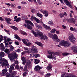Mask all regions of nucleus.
Masks as SVG:
<instances>
[{
	"mask_svg": "<svg viewBox=\"0 0 77 77\" xmlns=\"http://www.w3.org/2000/svg\"><path fill=\"white\" fill-rule=\"evenodd\" d=\"M66 43L65 45V47H69L71 45V43L69 42L66 41Z\"/></svg>",
	"mask_w": 77,
	"mask_h": 77,
	"instance_id": "a878e982",
	"label": "nucleus"
},
{
	"mask_svg": "<svg viewBox=\"0 0 77 77\" xmlns=\"http://www.w3.org/2000/svg\"><path fill=\"white\" fill-rule=\"evenodd\" d=\"M34 57L35 58H37V57H40V55L38 54H34Z\"/></svg>",
	"mask_w": 77,
	"mask_h": 77,
	"instance_id": "37998d69",
	"label": "nucleus"
},
{
	"mask_svg": "<svg viewBox=\"0 0 77 77\" xmlns=\"http://www.w3.org/2000/svg\"><path fill=\"white\" fill-rule=\"evenodd\" d=\"M72 48L73 50V52L74 53H77V46H73L72 47Z\"/></svg>",
	"mask_w": 77,
	"mask_h": 77,
	"instance_id": "f3484780",
	"label": "nucleus"
},
{
	"mask_svg": "<svg viewBox=\"0 0 77 77\" xmlns=\"http://www.w3.org/2000/svg\"><path fill=\"white\" fill-rule=\"evenodd\" d=\"M63 74L61 75V77H66V73H63Z\"/></svg>",
	"mask_w": 77,
	"mask_h": 77,
	"instance_id": "603ef678",
	"label": "nucleus"
},
{
	"mask_svg": "<svg viewBox=\"0 0 77 77\" xmlns=\"http://www.w3.org/2000/svg\"><path fill=\"white\" fill-rule=\"evenodd\" d=\"M31 62L29 60L26 63V64L24 69V71H25L26 72H28V70H27V66L29 65L30 64Z\"/></svg>",
	"mask_w": 77,
	"mask_h": 77,
	"instance_id": "0eeeda50",
	"label": "nucleus"
},
{
	"mask_svg": "<svg viewBox=\"0 0 77 77\" xmlns=\"http://www.w3.org/2000/svg\"><path fill=\"white\" fill-rule=\"evenodd\" d=\"M21 33L22 34H23V35H27V33L24 31H23L21 32Z\"/></svg>",
	"mask_w": 77,
	"mask_h": 77,
	"instance_id": "4d7b16f0",
	"label": "nucleus"
},
{
	"mask_svg": "<svg viewBox=\"0 0 77 77\" xmlns=\"http://www.w3.org/2000/svg\"><path fill=\"white\" fill-rule=\"evenodd\" d=\"M31 18V19H33L34 20H35L36 18L35 17V16H32Z\"/></svg>",
	"mask_w": 77,
	"mask_h": 77,
	"instance_id": "052dcab7",
	"label": "nucleus"
},
{
	"mask_svg": "<svg viewBox=\"0 0 77 77\" xmlns=\"http://www.w3.org/2000/svg\"><path fill=\"white\" fill-rule=\"evenodd\" d=\"M15 69L13 66H11L10 67L9 69V71L10 72V74L7 75V77H14L15 76V75L17 74V72L16 71H14L13 73L12 71H14Z\"/></svg>",
	"mask_w": 77,
	"mask_h": 77,
	"instance_id": "f257e3e1",
	"label": "nucleus"
},
{
	"mask_svg": "<svg viewBox=\"0 0 77 77\" xmlns=\"http://www.w3.org/2000/svg\"><path fill=\"white\" fill-rule=\"evenodd\" d=\"M10 51V50L9 49H8V48H6L5 49V52L6 53H7V54H9V51Z\"/></svg>",
	"mask_w": 77,
	"mask_h": 77,
	"instance_id": "4c0bfd02",
	"label": "nucleus"
},
{
	"mask_svg": "<svg viewBox=\"0 0 77 77\" xmlns=\"http://www.w3.org/2000/svg\"><path fill=\"white\" fill-rule=\"evenodd\" d=\"M26 27L28 29H29V30H32V26L29 24L27 25Z\"/></svg>",
	"mask_w": 77,
	"mask_h": 77,
	"instance_id": "e433bc0d",
	"label": "nucleus"
},
{
	"mask_svg": "<svg viewBox=\"0 0 77 77\" xmlns=\"http://www.w3.org/2000/svg\"><path fill=\"white\" fill-rule=\"evenodd\" d=\"M46 68L48 70V71H49L52 69V66L50 64H48V66L46 67Z\"/></svg>",
	"mask_w": 77,
	"mask_h": 77,
	"instance_id": "412c9836",
	"label": "nucleus"
},
{
	"mask_svg": "<svg viewBox=\"0 0 77 77\" xmlns=\"http://www.w3.org/2000/svg\"><path fill=\"white\" fill-rule=\"evenodd\" d=\"M35 56V54L33 53L30 54V58H33Z\"/></svg>",
	"mask_w": 77,
	"mask_h": 77,
	"instance_id": "49530a36",
	"label": "nucleus"
},
{
	"mask_svg": "<svg viewBox=\"0 0 77 77\" xmlns=\"http://www.w3.org/2000/svg\"><path fill=\"white\" fill-rule=\"evenodd\" d=\"M15 68L16 69H19L20 67L19 66L16 65L15 66Z\"/></svg>",
	"mask_w": 77,
	"mask_h": 77,
	"instance_id": "338daca9",
	"label": "nucleus"
},
{
	"mask_svg": "<svg viewBox=\"0 0 77 77\" xmlns=\"http://www.w3.org/2000/svg\"><path fill=\"white\" fill-rule=\"evenodd\" d=\"M25 53H31L32 51L29 49L27 51H25Z\"/></svg>",
	"mask_w": 77,
	"mask_h": 77,
	"instance_id": "a18cd8bd",
	"label": "nucleus"
},
{
	"mask_svg": "<svg viewBox=\"0 0 77 77\" xmlns=\"http://www.w3.org/2000/svg\"><path fill=\"white\" fill-rule=\"evenodd\" d=\"M26 51H27L29 49V48H26V47H24L23 48Z\"/></svg>",
	"mask_w": 77,
	"mask_h": 77,
	"instance_id": "69168bd1",
	"label": "nucleus"
},
{
	"mask_svg": "<svg viewBox=\"0 0 77 77\" xmlns=\"http://www.w3.org/2000/svg\"><path fill=\"white\" fill-rule=\"evenodd\" d=\"M48 24H50L51 25L53 24V21L52 20H51L48 22Z\"/></svg>",
	"mask_w": 77,
	"mask_h": 77,
	"instance_id": "de8ad7c7",
	"label": "nucleus"
},
{
	"mask_svg": "<svg viewBox=\"0 0 77 77\" xmlns=\"http://www.w3.org/2000/svg\"><path fill=\"white\" fill-rule=\"evenodd\" d=\"M9 67H8L7 68L5 67V66H5V69H3L2 70V72L3 74H5L6 72L8 71V69H7V68H8L9 67ZM3 66L2 67H3Z\"/></svg>",
	"mask_w": 77,
	"mask_h": 77,
	"instance_id": "5701e85b",
	"label": "nucleus"
},
{
	"mask_svg": "<svg viewBox=\"0 0 77 77\" xmlns=\"http://www.w3.org/2000/svg\"><path fill=\"white\" fill-rule=\"evenodd\" d=\"M35 20L36 21V23H41V24H43V22H42V19H41V21H40V20L38 19V18H36Z\"/></svg>",
	"mask_w": 77,
	"mask_h": 77,
	"instance_id": "aec40b11",
	"label": "nucleus"
},
{
	"mask_svg": "<svg viewBox=\"0 0 77 77\" xmlns=\"http://www.w3.org/2000/svg\"><path fill=\"white\" fill-rule=\"evenodd\" d=\"M0 50H1L2 51H4L5 50V47L2 43L0 44Z\"/></svg>",
	"mask_w": 77,
	"mask_h": 77,
	"instance_id": "4468645a",
	"label": "nucleus"
},
{
	"mask_svg": "<svg viewBox=\"0 0 77 77\" xmlns=\"http://www.w3.org/2000/svg\"><path fill=\"white\" fill-rule=\"evenodd\" d=\"M35 26L36 27L38 28V29H42V27L41 25H39L38 24H36Z\"/></svg>",
	"mask_w": 77,
	"mask_h": 77,
	"instance_id": "c9c22d12",
	"label": "nucleus"
},
{
	"mask_svg": "<svg viewBox=\"0 0 77 77\" xmlns=\"http://www.w3.org/2000/svg\"><path fill=\"white\" fill-rule=\"evenodd\" d=\"M0 63L2 67L4 66H5V68H8L9 67L8 60H6L5 58H0Z\"/></svg>",
	"mask_w": 77,
	"mask_h": 77,
	"instance_id": "7ed1b4c3",
	"label": "nucleus"
},
{
	"mask_svg": "<svg viewBox=\"0 0 77 77\" xmlns=\"http://www.w3.org/2000/svg\"><path fill=\"white\" fill-rule=\"evenodd\" d=\"M58 38V36H57V35L56 34H55L54 35H53L52 38L53 41H54L55 40H56V39H57Z\"/></svg>",
	"mask_w": 77,
	"mask_h": 77,
	"instance_id": "4be33fe9",
	"label": "nucleus"
},
{
	"mask_svg": "<svg viewBox=\"0 0 77 77\" xmlns=\"http://www.w3.org/2000/svg\"><path fill=\"white\" fill-rule=\"evenodd\" d=\"M59 17H60V18H62V17H64V15L62 13H61L59 15Z\"/></svg>",
	"mask_w": 77,
	"mask_h": 77,
	"instance_id": "c03bdc74",
	"label": "nucleus"
},
{
	"mask_svg": "<svg viewBox=\"0 0 77 77\" xmlns=\"http://www.w3.org/2000/svg\"><path fill=\"white\" fill-rule=\"evenodd\" d=\"M48 53L49 54H52L55 55V54L54 52H52L51 51H48Z\"/></svg>",
	"mask_w": 77,
	"mask_h": 77,
	"instance_id": "72a5a7b5",
	"label": "nucleus"
},
{
	"mask_svg": "<svg viewBox=\"0 0 77 77\" xmlns=\"http://www.w3.org/2000/svg\"><path fill=\"white\" fill-rule=\"evenodd\" d=\"M56 29H53L51 30V32L52 33H54L56 32Z\"/></svg>",
	"mask_w": 77,
	"mask_h": 77,
	"instance_id": "a19ab883",
	"label": "nucleus"
},
{
	"mask_svg": "<svg viewBox=\"0 0 77 77\" xmlns=\"http://www.w3.org/2000/svg\"><path fill=\"white\" fill-rule=\"evenodd\" d=\"M23 20H27V17L26 16H23L22 17Z\"/></svg>",
	"mask_w": 77,
	"mask_h": 77,
	"instance_id": "5fc2aeb1",
	"label": "nucleus"
},
{
	"mask_svg": "<svg viewBox=\"0 0 77 77\" xmlns=\"http://www.w3.org/2000/svg\"><path fill=\"white\" fill-rule=\"evenodd\" d=\"M31 12H32V13H33V14H34L36 12V11H35V9H32L31 11Z\"/></svg>",
	"mask_w": 77,
	"mask_h": 77,
	"instance_id": "680f3d73",
	"label": "nucleus"
},
{
	"mask_svg": "<svg viewBox=\"0 0 77 77\" xmlns=\"http://www.w3.org/2000/svg\"><path fill=\"white\" fill-rule=\"evenodd\" d=\"M34 35L35 37H38V35L36 34V32H35V33H34Z\"/></svg>",
	"mask_w": 77,
	"mask_h": 77,
	"instance_id": "0e129e2a",
	"label": "nucleus"
},
{
	"mask_svg": "<svg viewBox=\"0 0 77 77\" xmlns=\"http://www.w3.org/2000/svg\"><path fill=\"white\" fill-rule=\"evenodd\" d=\"M35 62L34 63L35 64H38L40 62V60H37L36 59H35L34 60Z\"/></svg>",
	"mask_w": 77,
	"mask_h": 77,
	"instance_id": "2f4dec72",
	"label": "nucleus"
},
{
	"mask_svg": "<svg viewBox=\"0 0 77 77\" xmlns=\"http://www.w3.org/2000/svg\"><path fill=\"white\" fill-rule=\"evenodd\" d=\"M10 27L11 29H14V30H18V28L17 27L13 26H11Z\"/></svg>",
	"mask_w": 77,
	"mask_h": 77,
	"instance_id": "7c9ffc66",
	"label": "nucleus"
},
{
	"mask_svg": "<svg viewBox=\"0 0 77 77\" xmlns=\"http://www.w3.org/2000/svg\"><path fill=\"white\" fill-rule=\"evenodd\" d=\"M68 39L70 40L72 43H75V40H76V39H75V37H74L72 34H69L68 35ZM74 39H75V40Z\"/></svg>",
	"mask_w": 77,
	"mask_h": 77,
	"instance_id": "20e7f679",
	"label": "nucleus"
},
{
	"mask_svg": "<svg viewBox=\"0 0 77 77\" xmlns=\"http://www.w3.org/2000/svg\"><path fill=\"white\" fill-rule=\"evenodd\" d=\"M38 35L39 36L41 37V39H44V40L46 39V40H48V37H47L46 35H44V34H43V33L42 32H39Z\"/></svg>",
	"mask_w": 77,
	"mask_h": 77,
	"instance_id": "423d86ee",
	"label": "nucleus"
},
{
	"mask_svg": "<svg viewBox=\"0 0 77 77\" xmlns=\"http://www.w3.org/2000/svg\"><path fill=\"white\" fill-rule=\"evenodd\" d=\"M64 3H65L68 6H69V7H70L72 9L73 8V7H72V6H71V4L69 2L68 0H64Z\"/></svg>",
	"mask_w": 77,
	"mask_h": 77,
	"instance_id": "9b49d317",
	"label": "nucleus"
},
{
	"mask_svg": "<svg viewBox=\"0 0 77 77\" xmlns=\"http://www.w3.org/2000/svg\"><path fill=\"white\" fill-rule=\"evenodd\" d=\"M4 40V38H3V35H0V43L2 41H3Z\"/></svg>",
	"mask_w": 77,
	"mask_h": 77,
	"instance_id": "58836bf2",
	"label": "nucleus"
},
{
	"mask_svg": "<svg viewBox=\"0 0 77 77\" xmlns=\"http://www.w3.org/2000/svg\"><path fill=\"white\" fill-rule=\"evenodd\" d=\"M5 47H8V44H9L8 43V42L6 43V42H5Z\"/></svg>",
	"mask_w": 77,
	"mask_h": 77,
	"instance_id": "bf43d9fd",
	"label": "nucleus"
},
{
	"mask_svg": "<svg viewBox=\"0 0 77 77\" xmlns=\"http://www.w3.org/2000/svg\"><path fill=\"white\" fill-rule=\"evenodd\" d=\"M27 72H24L23 73V77H26V75H27Z\"/></svg>",
	"mask_w": 77,
	"mask_h": 77,
	"instance_id": "13d9d810",
	"label": "nucleus"
},
{
	"mask_svg": "<svg viewBox=\"0 0 77 77\" xmlns=\"http://www.w3.org/2000/svg\"><path fill=\"white\" fill-rule=\"evenodd\" d=\"M40 12H42V13H43V14H48V12L45 10H43L42 9L40 10Z\"/></svg>",
	"mask_w": 77,
	"mask_h": 77,
	"instance_id": "cd10ccee",
	"label": "nucleus"
},
{
	"mask_svg": "<svg viewBox=\"0 0 77 77\" xmlns=\"http://www.w3.org/2000/svg\"><path fill=\"white\" fill-rule=\"evenodd\" d=\"M5 54L4 52L3 51L0 52V57H3L5 56Z\"/></svg>",
	"mask_w": 77,
	"mask_h": 77,
	"instance_id": "bb28decb",
	"label": "nucleus"
},
{
	"mask_svg": "<svg viewBox=\"0 0 77 77\" xmlns=\"http://www.w3.org/2000/svg\"><path fill=\"white\" fill-rule=\"evenodd\" d=\"M35 44H37V45H39V46H40L41 47H42V46H43L42 44L40 42H35Z\"/></svg>",
	"mask_w": 77,
	"mask_h": 77,
	"instance_id": "c85d7f7f",
	"label": "nucleus"
},
{
	"mask_svg": "<svg viewBox=\"0 0 77 77\" xmlns=\"http://www.w3.org/2000/svg\"><path fill=\"white\" fill-rule=\"evenodd\" d=\"M14 38L16 39H18V40H19V41H21V39L20 38V37H19V36H18L17 35H14Z\"/></svg>",
	"mask_w": 77,
	"mask_h": 77,
	"instance_id": "c756f323",
	"label": "nucleus"
},
{
	"mask_svg": "<svg viewBox=\"0 0 77 77\" xmlns=\"http://www.w3.org/2000/svg\"><path fill=\"white\" fill-rule=\"evenodd\" d=\"M48 36L50 37V38H52L53 37V34L51 33H49L48 34Z\"/></svg>",
	"mask_w": 77,
	"mask_h": 77,
	"instance_id": "79ce46f5",
	"label": "nucleus"
},
{
	"mask_svg": "<svg viewBox=\"0 0 77 77\" xmlns=\"http://www.w3.org/2000/svg\"><path fill=\"white\" fill-rule=\"evenodd\" d=\"M37 15L38 17H40V18L42 19V15L41 14H40L39 13H37Z\"/></svg>",
	"mask_w": 77,
	"mask_h": 77,
	"instance_id": "473e14b6",
	"label": "nucleus"
},
{
	"mask_svg": "<svg viewBox=\"0 0 77 77\" xmlns=\"http://www.w3.org/2000/svg\"><path fill=\"white\" fill-rule=\"evenodd\" d=\"M22 40L24 44H26L28 47H30V45H32V42H29V41L28 39L23 38L22 39Z\"/></svg>",
	"mask_w": 77,
	"mask_h": 77,
	"instance_id": "39448f33",
	"label": "nucleus"
},
{
	"mask_svg": "<svg viewBox=\"0 0 77 77\" xmlns=\"http://www.w3.org/2000/svg\"><path fill=\"white\" fill-rule=\"evenodd\" d=\"M10 6L12 8H15V6L14 5V4H10Z\"/></svg>",
	"mask_w": 77,
	"mask_h": 77,
	"instance_id": "e2e57ef3",
	"label": "nucleus"
},
{
	"mask_svg": "<svg viewBox=\"0 0 77 77\" xmlns=\"http://www.w3.org/2000/svg\"><path fill=\"white\" fill-rule=\"evenodd\" d=\"M31 50L33 52V53H38L37 51V48L35 46H33L32 47Z\"/></svg>",
	"mask_w": 77,
	"mask_h": 77,
	"instance_id": "ddd939ff",
	"label": "nucleus"
},
{
	"mask_svg": "<svg viewBox=\"0 0 77 77\" xmlns=\"http://www.w3.org/2000/svg\"><path fill=\"white\" fill-rule=\"evenodd\" d=\"M42 26L44 28H45V29H46V30H50L51 29V28H50V27L44 24V23H43Z\"/></svg>",
	"mask_w": 77,
	"mask_h": 77,
	"instance_id": "dca6fc26",
	"label": "nucleus"
},
{
	"mask_svg": "<svg viewBox=\"0 0 77 77\" xmlns=\"http://www.w3.org/2000/svg\"><path fill=\"white\" fill-rule=\"evenodd\" d=\"M5 31L6 32H7V33H8V35H11V33H10V32L9 31V30H5Z\"/></svg>",
	"mask_w": 77,
	"mask_h": 77,
	"instance_id": "3c124183",
	"label": "nucleus"
},
{
	"mask_svg": "<svg viewBox=\"0 0 77 77\" xmlns=\"http://www.w3.org/2000/svg\"><path fill=\"white\" fill-rule=\"evenodd\" d=\"M8 57L10 59L12 62L15 61V59H17L18 56L15 52L13 51L12 54H10L8 55Z\"/></svg>",
	"mask_w": 77,
	"mask_h": 77,
	"instance_id": "f03ea898",
	"label": "nucleus"
},
{
	"mask_svg": "<svg viewBox=\"0 0 77 77\" xmlns=\"http://www.w3.org/2000/svg\"><path fill=\"white\" fill-rule=\"evenodd\" d=\"M21 59L23 62L22 63L23 64V65H25V64L26 63V60H27V59H26V58L22 57H21Z\"/></svg>",
	"mask_w": 77,
	"mask_h": 77,
	"instance_id": "6ab92c4d",
	"label": "nucleus"
},
{
	"mask_svg": "<svg viewBox=\"0 0 77 77\" xmlns=\"http://www.w3.org/2000/svg\"><path fill=\"white\" fill-rule=\"evenodd\" d=\"M42 66H36L35 67L34 69L35 71L37 72H39V70L41 69L42 68Z\"/></svg>",
	"mask_w": 77,
	"mask_h": 77,
	"instance_id": "6e6552de",
	"label": "nucleus"
},
{
	"mask_svg": "<svg viewBox=\"0 0 77 77\" xmlns=\"http://www.w3.org/2000/svg\"><path fill=\"white\" fill-rule=\"evenodd\" d=\"M21 19L20 18V17L19 18H17L16 19V22H17V23H18V22H19V21H21Z\"/></svg>",
	"mask_w": 77,
	"mask_h": 77,
	"instance_id": "8fccbe9b",
	"label": "nucleus"
},
{
	"mask_svg": "<svg viewBox=\"0 0 77 77\" xmlns=\"http://www.w3.org/2000/svg\"><path fill=\"white\" fill-rule=\"evenodd\" d=\"M47 57L48 59H56V57L55 56V55H48L47 56Z\"/></svg>",
	"mask_w": 77,
	"mask_h": 77,
	"instance_id": "9d476101",
	"label": "nucleus"
},
{
	"mask_svg": "<svg viewBox=\"0 0 77 77\" xmlns=\"http://www.w3.org/2000/svg\"><path fill=\"white\" fill-rule=\"evenodd\" d=\"M62 54L63 55V56H68V55H69V53H63Z\"/></svg>",
	"mask_w": 77,
	"mask_h": 77,
	"instance_id": "ea45409f",
	"label": "nucleus"
},
{
	"mask_svg": "<svg viewBox=\"0 0 77 77\" xmlns=\"http://www.w3.org/2000/svg\"><path fill=\"white\" fill-rule=\"evenodd\" d=\"M62 27L63 29H66V26H65L64 25H62Z\"/></svg>",
	"mask_w": 77,
	"mask_h": 77,
	"instance_id": "774afa93",
	"label": "nucleus"
},
{
	"mask_svg": "<svg viewBox=\"0 0 77 77\" xmlns=\"http://www.w3.org/2000/svg\"><path fill=\"white\" fill-rule=\"evenodd\" d=\"M36 0L37 1L39 5H42V2H40V0H33L34 3H35V4H37V2H36Z\"/></svg>",
	"mask_w": 77,
	"mask_h": 77,
	"instance_id": "393cba45",
	"label": "nucleus"
},
{
	"mask_svg": "<svg viewBox=\"0 0 77 77\" xmlns=\"http://www.w3.org/2000/svg\"><path fill=\"white\" fill-rule=\"evenodd\" d=\"M66 41L63 40H61L60 42V43L59 45H61V46H64L66 44Z\"/></svg>",
	"mask_w": 77,
	"mask_h": 77,
	"instance_id": "f8f14e48",
	"label": "nucleus"
},
{
	"mask_svg": "<svg viewBox=\"0 0 77 77\" xmlns=\"http://www.w3.org/2000/svg\"><path fill=\"white\" fill-rule=\"evenodd\" d=\"M5 21H6L7 24H11V23L10 22V21H11L12 20H11V19L9 18L6 17V18H5Z\"/></svg>",
	"mask_w": 77,
	"mask_h": 77,
	"instance_id": "2eb2a0df",
	"label": "nucleus"
},
{
	"mask_svg": "<svg viewBox=\"0 0 77 77\" xmlns=\"http://www.w3.org/2000/svg\"><path fill=\"white\" fill-rule=\"evenodd\" d=\"M21 33L22 34H23V35H27V33L24 31H23L21 32Z\"/></svg>",
	"mask_w": 77,
	"mask_h": 77,
	"instance_id": "6e6d98bb",
	"label": "nucleus"
},
{
	"mask_svg": "<svg viewBox=\"0 0 77 77\" xmlns=\"http://www.w3.org/2000/svg\"><path fill=\"white\" fill-rule=\"evenodd\" d=\"M9 47L11 51H12L13 50H14V48L12 45H9Z\"/></svg>",
	"mask_w": 77,
	"mask_h": 77,
	"instance_id": "f704fd0d",
	"label": "nucleus"
},
{
	"mask_svg": "<svg viewBox=\"0 0 77 77\" xmlns=\"http://www.w3.org/2000/svg\"><path fill=\"white\" fill-rule=\"evenodd\" d=\"M67 21L70 23H73L75 24V20L74 18L67 19Z\"/></svg>",
	"mask_w": 77,
	"mask_h": 77,
	"instance_id": "1a4fd4ad",
	"label": "nucleus"
},
{
	"mask_svg": "<svg viewBox=\"0 0 77 77\" xmlns=\"http://www.w3.org/2000/svg\"><path fill=\"white\" fill-rule=\"evenodd\" d=\"M70 29L71 31H72L73 32H77V29L76 28H74L72 27H71L70 28Z\"/></svg>",
	"mask_w": 77,
	"mask_h": 77,
	"instance_id": "b1692460",
	"label": "nucleus"
},
{
	"mask_svg": "<svg viewBox=\"0 0 77 77\" xmlns=\"http://www.w3.org/2000/svg\"><path fill=\"white\" fill-rule=\"evenodd\" d=\"M54 41H56V42H60V39H58V38H57L55 40H54Z\"/></svg>",
	"mask_w": 77,
	"mask_h": 77,
	"instance_id": "09e8293b",
	"label": "nucleus"
},
{
	"mask_svg": "<svg viewBox=\"0 0 77 77\" xmlns=\"http://www.w3.org/2000/svg\"><path fill=\"white\" fill-rule=\"evenodd\" d=\"M25 22L26 23V24H29L32 26H34L33 24L31 21L29 20H25Z\"/></svg>",
	"mask_w": 77,
	"mask_h": 77,
	"instance_id": "a211bd4d",
	"label": "nucleus"
},
{
	"mask_svg": "<svg viewBox=\"0 0 77 77\" xmlns=\"http://www.w3.org/2000/svg\"><path fill=\"white\" fill-rule=\"evenodd\" d=\"M51 74L50 73H48L45 75V77H49Z\"/></svg>",
	"mask_w": 77,
	"mask_h": 77,
	"instance_id": "864d4df0",
	"label": "nucleus"
}]
</instances>
